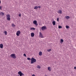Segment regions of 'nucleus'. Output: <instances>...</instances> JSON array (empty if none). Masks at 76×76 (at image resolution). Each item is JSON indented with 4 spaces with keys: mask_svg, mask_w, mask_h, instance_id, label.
<instances>
[{
    "mask_svg": "<svg viewBox=\"0 0 76 76\" xmlns=\"http://www.w3.org/2000/svg\"><path fill=\"white\" fill-rule=\"evenodd\" d=\"M63 41H64V40H63V39H61V43H63Z\"/></svg>",
    "mask_w": 76,
    "mask_h": 76,
    "instance_id": "nucleus-17",
    "label": "nucleus"
},
{
    "mask_svg": "<svg viewBox=\"0 0 76 76\" xmlns=\"http://www.w3.org/2000/svg\"><path fill=\"white\" fill-rule=\"evenodd\" d=\"M39 37H40V38H44V37L43 36H42V33H41V32H40L39 33Z\"/></svg>",
    "mask_w": 76,
    "mask_h": 76,
    "instance_id": "nucleus-8",
    "label": "nucleus"
},
{
    "mask_svg": "<svg viewBox=\"0 0 76 76\" xmlns=\"http://www.w3.org/2000/svg\"><path fill=\"white\" fill-rule=\"evenodd\" d=\"M18 76H19V75H18Z\"/></svg>",
    "mask_w": 76,
    "mask_h": 76,
    "instance_id": "nucleus-36",
    "label": "nucleus"
},
{
    "mask_svg": "<svg viewBox=\"0 0 76 76\" xmlns=\"http://www.w3.org/2000/svg\"><path fill=\"white\" fill-rule=\"evenodd\" d=\"M12 27H15V25L14 24H12Z\"/></svg>",
    "mask_w": 76,
    "mask_h": 76,
    "instance_id": "nucleus-23",
    "label": "nucleus"
},
{
    "mask_svg": "<svg viewBox=\"0 0 76 76\" xmlns=\"http://www.w3.org/2000/svg\"><path fill=\"white\" fill-rule=\"evenodd\" d=\"M66 19H69V18H70V17H69V16H66Z\"/></svg>",
    "mask_w": 76,
    "mask_h": 76,
    "instance_id": "nucleus-18",
    "label": "nucleus"
},
{
    "mask_svg": "<svg viewBox=\"0 0 76 76\" xmlns=\"http://www.w3.org/2000/svg\"><path fill=\"white\" fill-rule=\"evenodd\" d=\"M0 3H1V1H0Z\"/></svg>",
    "mask_w": 76,
    "mask_h": 76,
    "instance_id": "nucleus-34",
    "label": "nucleus"
},
{
    "mask_svg": "<svg viewBox=\"0 0 76 76\" xmlns=\"http://www.w3.org/2000/svg\"><path fill=\"white\" fill-rule=\"evenodd\" d=\"M34 9H35V10L37 9H38V7L35 6Z\"/></svg>",
    "mask_w": 76,
    "mask_h": 76,
    "instance_id": "nucleus-20",
    "label": "nucleus"
},
{
    "mask_svg": "<svg viewBox=\"0 0 76 76\" xmlns=\"http://www.w3.org/2000/svg\"><path fill=\"white\" fill-rule=\"evenodd\" d=\"M3 44H0V48H3Z\"/></svg>",
    "mask_w": 76,
    "mask_h": 76,
    "instance_id": "nucleus-11",
    "label": "nucleus"
},
{
    "mask_svg": "<svg viewBox=\"0 0 76 76\" xmlns=\"http://www.w3.org/2000/svg\"><path fill=\"white\" fill-rule=\"evenodd\" d=\"M66 29H68V28H69V26H66Z\"/></svg>",
    "mask_w": 76,
    "mask_h": 76,
    "instance_id": "nucleus-21",
    "label": "nucleus"
},
{
    "mask_svg": "<svg viewBox=\"0 0 76 76\" xmlns=\"http://www.w3.org/2000/svg\"><path fill=\"white\" fill-rule=\"evenodd\" d=\"M27 60H31V58H28Z\"/></svg>",
    "mask_w": 76,
    "mask_h": 76,
    "instance_id": "nucleus-26",
    "label": "nucleus"
},
{
    "mask_svg": "<svg viewBox=\"0 0 76 76\" xmlns=\"http://www.w3.org/2000/svg\"><path fill=\"white\" fill-rule=\"evenodd\" d=\"M62 28V27H61V26H58V28L59 29H60L61 28Z\"/></svg>",
    "mask_w": 76,
    "mask_h": 76,
    "instance_id": "nucleus-22",
    "label": "nucleus"
},
{
    "mask_svg": "<svg viewBox=\"0 0 76 76\" xmlns=\"http://www.w3.org/2000/svg\"><path fill=\"white\" fill-rule=\"evenodd\" d=\"M45 76H47V75H45Z\"/></svg>",
    "mask_w": 76,
    "mask_h": 76,
    "instance_id": "nucleus-35",
    "label": "nucleus"
},
{
    "mask_svg": "<svg viewBox=\"0 0 76 76\" xmlns=\"http://www.w3.org/2000/svg\"><path fill=\"white\" fill-rule=\"evenodd\" d=\"M37 7L39 8V9H40V8H41V6H38Z\"/></svg>",
    "mask_w": 76,
    "mask_h": 76,
    "instance_id": "nucleus-30",
    "label": "nucleus"
},
{
    "mask_svg": "<svg viewBox=\"0 0 76 76\" xmlns=\"http://www.w3.org/2000/svg\"><path fill=\"white\" fill-rule=\"evenodd\" d=\"M52 23L53 25H56V21H53L52 22Z\"/></svg>",
    "mask_w": 76,
    "mask_h": 76,
    "instance_id": "nucleus-14",
    "label": "nucleus"
},
{
    "mask_svg": "<svg viewBox=\"0 0 76 76\" xmlns=\"http://www.w3.org/2000/svg\"><path fill=\"white\" fill-rule=\"evenodd\" d=\"M30 29H31V30H32V29L33 30H35V28H30Z\"/></svg>",
    "mask_w": 76,
    "mask_h": 76,
    "instance_id": "nucleus-19",
    "label": "nucleus"
},
{
    "mask_svg": "<svg viewBox=\"0 0 76 76\" xmlns=\"http://www.w3.org/2000/svg\"><path fill=\"white\" fill-rule=\"evenodd\" d=\"M74 69H75V70H76V66L74 67Z\"/></svg>",
    "mask_w": 76,
    "mask_h": 76,
    "instance_id": "nucleus-32",
    "label": "nucleus"
},
{
    "mask_svg": "<svg viewBox=\"0 0 76 76\" xmlns=\"http://www.w3.org/2000/svg\"><path fill=\"white\" fill-rule=\"evenodd\" d=\"M23 56L25 57H26V54H25V53L23 54Z\"/></svg>",
    "mask_w": 76,
    "mask_h": 76,
    "instance_id": "nucleus-28",
    "label": "nucleus"
},
{
    "mask_svg": "<svg viewBox=\"0 0 76 76\" xmlns=\"http://www.w3.org/2000/svg\"><path fill=\"white\" fill-rule=\"evenodd\" d=\"M1 8H2L1 6H0V9L1 10Z\"/></svg>",
    "mask_w": 76,
    "mask_h": 76,
    "instance_id": "nucleus-31",
    "label": "nucleus"
},
{
    "mask_svg": "<svg viewBox=\"0 0 76 76\" xmlns=\"http://www.w3.org/2000/svg\"><path fill=\"white\" fill-rule=\"evenodd\" d=\"M7 17V20H10V15L8 14L6 15Z\"/></svg>",
    "mask_w": 76,
    "mask_h": 76,
    "instance_id": "nucleus-2",
    "label": "nucleus"
},
{
    "mask_svg": "<svg viewBox=\"0 0 76 76\" xmlns=\"http://www.w3.org/2000/svg\"><path fill=\"white\" fill-rule=\"evenodd\" d=\"M58 13H60V14H62V11L61 10H59L58 11Z\"/></svg>",
    "mask_w": 76,
    "mask_h": 76,
    "instance_id": "nucleus-9",
    "label": "nucleus"
},
{
    "mask_svg": "<svg viewBox=\"0 0 76 76\" xmlns=\"http://www.w3.org/2000/svg\"><path fill=\"white\" fill-rule=\"evenodd\" d=\"M18 75H19L20 76H24V74L22 73V72L21 71H19L18 72Z\"/></svg>",
    "mask_w": 76,
    "mask_h": 76,
    "instance_id": "nucleus-4",
    "label": "nucleus"
},
{
    "mask_svg": "<svg viewBox=\"0 0 76 76\" xmlns=\"http://www.w3.org/2000/svg\"><path fill=\"white\" fill-rule=\"evenodd\" d=\"M34 24L36 26H38V23H37V20H34L33 22Z\"/></svg>",
    "mask_w": 76,
    "mask_h": 76,
    "instance_id": "nucleus-6",
    "label": "nucleus"
},
{
    "mask_svg": "<svg viewBox=\"0 0 76 76\" xmlns=\"http://www.w3.org/2000/svg\"><path fill=\"white\" fill-rule=\"evenodd\" d=\"M57 20L58 21H58H59V18H57Z\"/></svg>",
    "mask_w": 76,
    "mask_h": 76,
    "instance_id": "nucleus-25",
    "label": "nucleus"
},
{
    "mask_svg": "<svg viewBox=\"0 0 76 76\" xmlns=\"http://www.w3.org/2000/svg\"><path fill=\"white\" fill-rule=\"evenodd\" d=\"M41 29L42 31H44L45 29H47V27L45 26H43L42 27Z\"/></svg>",
    "mask_w": 76,
    "mask_h": 76,
    "instance_id": "nucleus-5",
    "label": "nucleus"
},
{
    "mask_svg": "<svg viewBox=\"0 0 76 76\" xmlns=\"http://www.w3.org/2000/svg\"><path fill=\"white\" fill-rule=\"evenodd\" d=\"M51 51V49H49L47 50V51L48 52H49V51Z\"/></svg>",
    "mask_w": 76,
    "mask_h": 76,
    "instance_id": "nucleus-24",
    "label": "nucleus"
},
{
    "mask_svg": "<svg viewBox=\"0 0 76 76\" xmlns=\"http://www.w3.org/2000/svg\"><path fill=\"white\" fill-rule=\"evenodd\" d=\"M31 64H33L34 63H35L36 60V59L34 58H32L31 59Z\"/></svg>",
    "mask_w": 76,
    "mask_h": 76,
    "instance_id": "nucleus-1",
    "label": "nucleus"
},
{
    "mask_svg": "<svg viewBox=\"0 0 76 76\" xmlns=\"http://www.w3.org/2000/svg\"><path fill=\"white\" fill-rule=\"evenodd\" d=\"M19 17H20V16H21V14H19Z\"/></svg>",
    "mask_w": 76,
    "mask_h": 76,
    "instance_id": "nucleus-29",
    "label": "nucleus"
},
{
    "mask_svg": "<svg viewBox=\"0 0 76 76\" xmlns=\"http://www.w3.org/2000/svg\"><path fill=\"white\" fill-rule=\"evenodd\" d=\"M4 33H5V35H7V31H5L4 32Z\"/></svg>",
    "mask_w": 76,
    "mask_h": 76,
    "instance_id": "nucleus-27",
    "label": "nucleus"
},
{
    "mask_svg": "<svg viewBox=\"0 0 76 76\" xmlns=\"http://www.w3.org/2000/svg\"><path fill=\"white\" fill-rule=\"evenodd\" d=\"M10 57H11L12 58H16V56H15V54H12L10 56Z\"/></svg>",
    "mask_w": 76,
    "mask_h": 76,
    "instance_id": "nucleus-3",
    "label": "nucleus"
},
{
    "mask_svg": "<svg viewBox=\"0 0 76 76\" xmlns=\"http://www.w3.org/2000/svg\"><path fill=\"white\" fill-rule=\"evenodd\" d=\"M34 33H31V37H34Z\"/></svg>",
    "mask_w": 76,
    "mask_h": 76,
    "instance_id": "nucleus-10",
    "label": "nucleus"
},
{
    "mask_svg": "<svg viewBox=\"0 0 76 76\" xmlns=\"http://www.w3.org/2000/svg\"><path fill=\"white\" fill-rule=\"evenodd\" d=\"M20 34V31L18 30L16 32V35L17 36H19V34Z\"/></svg>",
    "mask_w": 76,
    "mask_h": 76,
    "instance_id": "nucleus-7",
    "label": "nucleus"
},
{
    "mask_svg": "<svg viewBox=\"0 0 76 76\" xmlns=\"http://www.w3.org/2000/svg\"><path fill=\"white\" fill-rule=\"evenodd\" d=\"M42 54V52L41 51H40L39 52V56H41Z\"/></svg>",
    "mask_w": 76,
    "mask_h": 76,
    "instance_id": "nucleus-12",
    "label": "nucleus"
},
{
    "mask_svg": "<svg viewBox=\"0 0 76 76\" xmlns=\"http://www.w3.org/2000/svg\"><path fill=\"white\" fill-rule=\"evenodd\" d=\"M0 15H4V14L3 12H1V13H0Z\"/></svg>",
    "mask_w": 76,
    "mask_h": 76,
    "instance_id": "nucleus-16",
    "label": "nucleus"
},
{
    "mask_svg": "<svg viewBox=\"0 0 76 76\" xmlns=\"http://www.w3.org/2000/svg\"><path fill=\"white\" fill-rule=\"evenodd\" d=\"M48 70L49 71H51V67H48Z\"/></svg>",
    "mask_w": 76,
    "mask_h": 76,
    "instance_id": "nucleus-15",
    "label": "nucleus"
},
{
    "mask_svg": "<svg viewBox=\"0 0 76 76\" xmlns=\"http://www.w3.org/2000/svg\"><path fill=\"white\" fill-rule=\"evenodd\" d=\"M37 69H41V67L40 66V65H38L37 66Z\"/></svg>",
    "mask_w": 76,
    "mask_h": 76,
    "instance_id": "nucleus-13",
    "label": "nucleus"
},
{
    "mask_svg": "<svg viewBox=\"0 0 76 76\" xmlns=\"http://www.w3.org/2000/svg\"><path fill=\"white\" fill-rule=\"evenodd\" d=\"M32 76H35V75H34V74H33V75H32Z\"/></svg>",
    "mask_w": 76,
    "mask_h": 76,
    "instance_id": "nucleus-33",
    "label": "nucleus"
}]
</instances>
